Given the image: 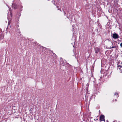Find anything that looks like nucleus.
Instances as JSON below:
<instances>
[{
    "label": "nucleus",
    "instance_id": "nucleus-8",
    "mask_svg": "<svg viewBox=\"0 0 122 122\" xmlns=\"http://www.w3.org/2000/svg\"><path fill=\"white\" fill-rule=\"evenodd\" d=\"M115 95H118V93H115Z\"/></svg>",
    "mask_w": 122,
    "mask_h": 122
},
{
    "label": "nucleus",
    "instance_id": "nucleus-5",
    "mask_svg": "<svg viewBox=\"0 0 122 122\" xmlns=\"http://www.w3.org/2000/svg\"><path fill=\"white\" fill-rule=\"evenodd\" d=\"M99 48H97L96 49V53H98V52H99Z\"/></svg>",
    "mask_w": 122,
    "mask_h": 122
},
{
    "label": "nucleus",
    "instance_id": "nucleus-2",
    "mask_svg": "<svg viewBox=\"0 0 122 122\" xmlns=\"http://www.w3.org/2000/svg\"><path fill=\"white\" fill-rule=\"evenodd\" d=\"M117 69L121 71V72L122 73V66L121 65H118L117 66Z\"/></svg>",
    "mask_w": 122,
    "mask_h": 122
},
{
    "label": "nucleus",
    "instance_id": "nucleus-7",
    "mask_svg": "<svg viewBox=\"0 0 122 122\" xmlns=\"http://www.w3.org/2000/svg\"><path fill=\"white\" fill-rule=\"evenodd\" d=\"M10 21H9L8 22V25H10Z\"/></svg>",
    "mask_w": 122,
    "mask_h": 122
},
{
    "label": "nucleus",
    "instance_id": "nucleus-9",
    "mask_svg": "<svg viewBox=\"0 0 122 122\" xmlns=\"http://www.w3.org/2000/svg\"><path fill=\"white\" fill-rule=\"evenodd\" d=\"M120 46L121 47H122V42L120 44Z\"/></svg>",
    "mask_w": 122,
    "mask_h": 122
},
{
    "label": "nucleus",
    "instance_id": "nucleus-1",
    "mask_svg": "<svg viewBox=\"0 0 122 122\" xmlns=\"http://www.w3.org/2000/svg\"><path fill=\"white\" fill-rule=\"evenodd\" d=\"M12 13L11 10L10 9V12H8V14L7 18L9 21H11L12 18Z\"/></svg>",
    "mask_w": 122,
    "mask_h": 122
},
{
    "label": "nucleus",
    "instance_id": "nucleus-6",
    "mask_svg": "<svg viewBox=\"0 0 122 122\" xmlns=\"http://www.w3.org/2000/svg\"><path fill=\"white\" fill-rule=\"evenodd\" d=\"M116 47L115 46H112V47H110L109 48H113Z\"/></svg>",
    "mask_w": 122,
    "mask_h": 122
},
{
    "label": "nucleus",
    "instance_id": "nucleus-10",
    "mask_svg": "<svg viewBox=\"0 0 122 122\" xmlns=\"http://www.w3.org/2000/svg\"><path fill=\"white\" fill-rule=\"evenodd\" d=\"M121 64H122V62H121Z\"/></svg>",
    "mask_w": 122,
    "mask_h": 122
},
{
    "label": "nucleus",
    "instance_id": "nucleus-4",
    "mask_svg": "<svg viewBox=\"0 0 122 122\" xmlns=\"http://www.w3.org/2000/svg\"><path fill=\"white\" fill-rule=\"evenodd\" d=\"M113 37L114 38L117 39L118 38L119 36L118 35L116 34H114L113 35Z\"/></svg>",
    "mask_w": 122,
    "mask_h": 122
},
{
    "label": "nucleus",
    "instance_id": "nucleus-3",
    "mask_svg": "<svg viewBox=\"0 0 122 122\" xmlns=\"http://www.w3.org/2000/svg\"><path fill=\"white\" fill-rule=\"evenodd\" d=\"M100 121H105L104 116V115H102L100 117Z\"/></svg>",
    "mask_w": 122,
    "mask_h": 122
}]
</instances>
